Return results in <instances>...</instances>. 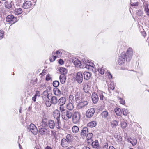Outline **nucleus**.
<instances>
[{"label": "nucleus", "mask_w": 149, "mask_h": 149, "mask_svg": "<svg viewBox=\"0 0 149 149\" xmlns=\"http://www.w3.org/2000/svg\"><path fill=\"white\" fill-rule=\"evenodd\" d=\"M126 59H127L126 52H123L118 57V64L120 65H123L125 63Z\"/></svg>", "instance_id": "1"}, {"label": "nucleus", "mask_w": 149, "mask_h": 149, "mask_svg": "<svg viewBox=\"0 0 149 149\" xmlns=\"http://www.w3.org/2000/svg\"><path fill=\"white\" fill-rule=\"evenodd\" d=\"M72 115L73 113L72 112L67 110L63 114H62L61 117L63 120H68L72 117Z\"/></svg>", "instance_id": "2"}, {"label": "nucleus", "mask_w": 149, "mask_h": 149, "mask_svg": "<svg viewBox=\"0 0 149 149\" xmlns=\"http://www.w3.org/2000/svg\"><path fill=\"white\" fill-rule=\"evenodd\" d=\"M74 79L78 83L81 84L83 79V72L80 71L77 72L74 77Z\"/></svg>", "instance_id": "3"}, {"label": "nucleus", "mask_w": 149, "mask_h": 149, "mask_svg": "<svg viewBox=\"0 0 149 149\" xmlns=\"http://www.w3.org/2000/svg\"><path fill=\"white\" fill-rule=\"evenodd\" d=\"M80 114L78 112H75L72 115V121L73 123L76 124L78 123L80 120Z\"/></svg>", "instance_id": "4"}, {"label": "nucleus", "mask_w": 149, "mask_h": 149, "mask_svg": "<svg viewBox=\"0 0 149 149\" xmlns=\"http://www.w3.org/2000/svg\"><path fill=\"white\" fill-rule=\"evenodd\" d=\"M6 20L7 22H13V24L17 22L18 21L17 18L15 17L13 15H8L6 18Z\"/></svg>", "instance_id": "5"}, {"label": "nucleus", "mask_w": 149, "mask_h": 149, "mask_svg": "<svg viewBox=\"0 0 149 149\" xmlns=\"http://www.w3.org/2000/svg\"><path fill=\"white\" fill-rule=\"evenodd\" d=\"M95 111V110L94 108H92L88 109L86 112V116L88 118L92 117L94 114Z\"/></svg>", "instance_id": "6"}, {"label": "nucleus", "mask_w": 149, "mask_h": 149, "mask_svg": "<svg viewBox=\"0 0 149 149\" xmlns=\"http://www.w3.org/2000/svg\"><path fill=\"white\" fill-rule=\"evenodd\" d=\"M127 59L129 61L131 58L133 54V51L131 47L128 48L126 53Z\"/></svg>", "instance_id": "7"}, {"label": "nucleus", "mask_w": 149, "mask_h": 149, "mask_svg": "<svg viewBox=\"0 0 149 149\" xmlns=\"http://www.w3.org/2000/svg\"><path fill=\"white\" fill-rule=\"evenodd\" d=\"M30 130L31 132L34 135H36L38 132V130L36 126L33 124L30 125Z\"/></svg>", "instance_id": "8"}, {"label": "nucleus", "mask_w": 149, "mask_h": 149, "mask_svg": "<svg viewBox=\"0 0 149 149\" xmlns=\"http://www.w3.org/2000/svg\"><path fill=\"white\" fill-rule=\"evenodd\" d=\"M88 133V128L86 127H84L81 131L80 135L82 138H85Z\"/></svg>", "instance_id": "9"}, {"label": "nucleus", "mask_w": 149, "mask_h": 149, "mask_svg": "<svg viewBox=\"0 0 149 149\" xmlns=\"http://www.w3.org/2000/svg\"><path fill=\"white\" fill-rule=\"evenodd\" d=\"M82 94L80 92H78L76 93L75 95V99L77 103L79 102L82 100Z\"/></svg>", "instance_id": "10"}, {"label": "nucleus", "mask_w": 149, "mask_h": 149, "mask_svg": "<svg viewBox=\"0 0 149 149\" xmlns=\"http://www.w3.org/2000/svg\"><path fill=\"white\" fill-rule=\"evenodd\" d=\"M98 71L99 73L101 74H105L106 75H108V70L103 67L99 68L98 69Z\"/></svg>", "instance_id": "11"}, {"label": "nucleus", "mask_w": 149, "mask_h": 149, "mask_svg": "<svg viewBox=\"0 0 149 149\" xmlns=\"http://www.w3.org/2000/svg\"><path fill=\"white\" fill-rule=\"evenodd\" d=\"M32 6L31 2L29 1H27L24 2L22 6L23 8L25 9L30 8Z\"/></svg>", "instance_id": "12"}, {"label": "nucleus", "mask_w": 149, "mask_h": 149, "mask_svg": "<svg viewBox=\"0 0 149 149\" xmlns=\"http://www.w3.org/2000/svg\"><path fill=\"white\" fill-rule=\"evenodd\" d=\"M92 99L94 103L95 104L97 103L99 98L98 96L96 93H93L91 96Z\"/></svg>", "instance_id": "13"}, {"label": "nucleus", "mask_w": 149, "mask_h": 149, "mask_svg": "<svg viewBox=\"0 0 149 149\" xmlns=\"http://www.w3.org/2000/svg\"><path fill=\"white\" fill-rule=\"evenodd\" d=\"M60 113L59 111L56 110L53 112V116L57 120H60Z\"/></svg>", "instance_id": "14"}, {"label": "nucleus", "mask_w": 149, "mask_h": 149, "mask_svg": "<svg viewBox=\"0 0 149 149\" xmlns=\"http://www.w3.org/2000/svg\"><path fill=\"white\" fill-rule=\"evenodd\" d=\"M66 101V98L65 97H62L58 100V103L60 106H63L65 103Z\"/></svg>", "instance_id": "15"}, {"label": "nucleus", "mask_w": 149, "mask_h": 149, "mask_svg": "<svg viewBox=\"0 0 149 149\" xmlns=\"http://www.w3.org/2000/svg\"><path fill=\"white\" fill-rule=\"evenodd\" d=\"M72 61L74 64L77 66L82 68V63L79 60L75 59H73Z\"/></svg>", "instance_id": "16"}, {"label": "nucleus", "mask_w": 149, "mask_h": 149, "mask_svg": "<svg viewBox=\"0 0 149 149\" xmlns=\"http://www.w3.org/2000/svg\"><path fill=\"white\" fill-rule=\"evenodd\" d=\"M77 103H78L79 107L80 108H82L88 104L87 101H83L82 100L81 101H79V102H78Z\"/></svg>", "instance_id": "17"}, {"label": "nucleus", "mask_w": 149, "mask_h": 149, "mask_svg": "<svg viewBox=\"0 0 149 149\" xmlns=\"http://www.w3.org/2000/svg\"><path fill=\"white\" fill-rule=\"evenodd\" d=\"M61 143L63 147H66L68 146L69 142L65 139L63 138L61 140Z\"/></svg>", "instance_id": "18"}, {"label": "nucleus", "mask_w": 149, "mask_h": 149, "mask_svg": "<svg viewBox=\"0 0 149 149\" xmlns=\"http://www.w3.org/2000/svg\"><path fill=\"white\" fill-rule=\"evenodd\" d=\"M83 74L84 79L86 80L89 79L91 76V73L87 72H84Z\"/></svg>", "instance_id": "19"}, {"label": "nucleus", "mask_w": 149, "mask_h": 149, "mask_svg": "<svg viewBox=\"0 0 149 149\" xmlns=\"http://www.w3.org/2000/svg\"><path fill=\"white\" fill-rule=\"evenodd\" d=\"M92 146L93 148L97 149L100 148V147L99 145L98 142L97 140H95V141L92 142Z\"/></svg>", "instance_id": "20"}, {"label": "nucleus", "mask_w": 149, "mask_h": 149, "mask_svg": "<svg viewBox=\"0 0 149 149\" xmlns=\"http://www.w3.org/2000/svg\"><path fill=\"white\" fill-rule=\"evenodd\" d=\"M47 120L46 118H43L42 122L40 123V125L43 127L47 126Z\"/></svg>", "instance_id": "21"}, {"label": "nucleus", "mask_w": 149, "mask_h": 149, "mask_svg": "<svg viewBox=\"0 0 149 149\" xmlns=\"http://www.w3.org/2000/svg\"><path fill=\"white\" fill-rule=\"evenodd\" d=\"M60 82L62 84H64L66 80V76L65 74H61L60 76Z\"/></svg>", "instance_id": "22"}, {"label": "nucleus", "mask_w": 149, "mask_h": 149, "mask_svg": "<svg viewBox=\"0 0 149 149\" xmlns=\"http://www.w3.org/2000/svg\"><path fill=\"white\" fill-rule=\"evenodd\" d=\"M47 131V130L44 127H41L38 130V132L40 134L43 135L45 134Z\"/></svg>", "instance_id": "23"}, {"label": "nucleus", "mask_w": 149, "mask_h": 149, "mask_svg": "<svg viewBox=\"0 0 149 149\" xmlns=\"http://www.w3.org/2000/svg\"><path fill=\"white\" fill-rule=\"evenodd\" d=\"M94 64L92 62H89L88 61L87 63L86 64L85 66V67L88 69H89L90 67L93 68L94 67Z\"/></svg>", "instance_id": "24"}, {"label": "nucleus", "mask_w": 149, "mask_h": 149, "mask_svg": "<svg viewBox=\"0 0 149 149\" xmlns=\"http://www.w3.org/2000/svg\"><path fill=\"white\" fill-rule=\"evenodd\" d=\"M48 124L49 127L51 129H53L55 127V123L54 120H50L49 121Z\"/></svg>", "instance_id": "25"}, {"label": "nucleus", "mask_w": 149, "mask_h": 149, "mask_svg": "<svg viewBox=\"0 0 149 149\" xmlns=\"http://www.w3.org/2000/svg\"><path fill=\"white\" fill-rule=\"evenodd\" d=\"M97 123L95 121H93L88 123L87 125L88 127H93L96 126Z\"/></svg>", "instance_id": "26"}, {"label": "nucleus", "mask_w": 149, "mask_h": 149, "mask_svg": "<svg viewBox=\"0 0 149 149\" xmlns=\"http://www.w3.org/2000/svg\"><path fill=\"white\" fill-rule=\"evenodd\" d=\"M127 140L128 142H130L133 146L136 145L137 143V140L135 139H132L131 138H128Z\"/></svg>", "instance_id": "27"}, {"label": "nucleus", "mask_w": 149, "mask_h": 149, "mask_svg": "<svg viewBox=\"0 0 149 149\" xmlns=\"http://www.w3.org/2000/svg\"><path fill=\"white\" fill-rule=\"evenodd\" d=\"M66 140L69 142H72L73 140V136L72 135L68 134L66 136Z\"/></svg>", "instance_id": "28"}, {"label": "nucleus", "mask_w": 149, "mask_h": 149, "mask_svg": "<svg viewBox=\"0 0 149 149\" xmlns=\"http://www.w3.org/2000/svg\"><path fill=\"white\" fill-rule=\"evenodd\" d=\"M109 116V113L107 111H104L101 113V116L102 118L105 119H107Z\"/></svg>", "instance_id": "29"}, {"label": "nucleus", "mask_w": 149, "mask_h": 149, "mask_svg": "<svg viewBox=\"0 0 149 149\" xmlns=\"http://www.w3.org/2000/svg\"><path fill=\"white\" fill-rule=\"evenodd\" d=\"M72 103L69 102L66 105V108L69 110H72L74 108V106Z\"/></svg>", "instance_id": "30"}, {"label": "nucleus", "mask_w": 149, "mask_h": 149, "mask_svg": "<svg viewBox=\"0 0 149 149\" xmlns=\"http://www.w3.org/2000/svg\"><path fill=\"white\" fill-rule=\"evenodd\" d=\"M62 54V53L60 52L59 51H57L55 52H53L52 53V55H54L56 56L57 58L60 57Z\"/></svg>", "instance_id": "31"}, {"label": "nucleus", "mask_w": 149, "mask_h": 149, "mask_svg": "<svg viewBox=\"0 0 149 149\" xmlns=\"http://www.w3.org/2000/svg\"><path fill=\"white\" fill-rule=\"evenodd\" d=\"M111 123L112 127L115 128L118 125V122L116 120H114L111 122Z\"/></svg>", "instance_id": "32"}, {"label": "nucleus", "mask_w": 149, "mask_h": 149, "mask_svg": "<svg viewBox=\"0 0 149 149\" xmlns=\"http://www.w3.org/2000/svg\"><path fill=\"white\" fill-rule=\"evenodd\" d=\"M115 111L116 114L118 116H120L122 113V111L119 108H116L115 109Z\"/></svg>", "instance_id": "33"}, {"label": "nucleus", "mask_w": 149, "mask_h": 149, "mask_svg": "<svg viewBox=\"0 0 149 149\" xmlns=\"http://www.w3.org/2000/svg\"><path fill=\"white\" fill-rule=\"evenodd\" d=\"M22 12V10L21 8H17L15 9L14 13L16 15H19L21 14Z\"/></svg>", "instance_id": "34"}, {"label": "nucleus", "mask_w": 149, "mask_h": 149, "mask_svg": "<svg viewBox=\"0 0 149 149\" xmlns=\"http://www.w3.org/2000/svg\"><path fill=\"white\" fill-rule=\"evenodd\" d=\"M58 99L56 96H53L51 99L52 103L54 104H56L58 102Z\"/></svg>", "instance_id": "35"}, {"label": "nucleus", "mask_w": 149, "mask_h": 149, "mask_svg": "<svg viewBox=\"0 0 149 149\" xmlns=\"http://www.w3.org/2000/svg\"><path fill=\"white\" fill-rule=\"evenodd\" d=\"M59 70L60 72L61 73V74H64L67 73V70L63 67L60 68L59 69Z\"/></svg>", "instance_id": "36"}, {"label": "nucleus", "mask_w": 149, "mask_h": 149, "mask_svg": "<svg viewBox=\"0 0 149 149\" xmlns=\"http://www.w3.org/2000/svg\"><path fill=\"white\" fill-rule=\"evenodd\" d=\"M79 130V127L76 126H73L72 129V130L74 133H77Z\"/></svg>", "instance_id": "37"}, {"label": "nucleus", "mask_w": 149, "mask_h": 149, "mask_svg": "<svg viewBox=\"0 0 149 149\" xmlns=\"http://www.w3.org/2000/svg\"><path fill=\"white\" fill-rule=\"evenodd\" d=\"M5 6L6 8L8 9H10L12 7L11 2H6L5 3Z\"/></svg>", "instance_id": "38"}, {"label": "nucleus", "mask_w": 149, "mask_h": 149, "mask_svg": "<svg viewBox=\"0 0 149 149\" xmlns=\"http://www.w3.org/2000/svg\"><path fill=\"white\" fill-rule=\"evenodd\" d=\"M56 127L57 128L60 129L61 127V124L60 120H57L56 124Z\"/></svg>", "instance_id": "39"}, {"label": "nucleus", "mask_w": 149, "mask_h": 149, "mask_svg": "<svg viewBox=\"0 0 149 149\" xmlns=\"http://www.w3.org/2000/svg\"><path fill=\"white\" fill-rule=\"evenodd\" d=\"M93 136V134L92 133H89L87 134L86 139L87 140V141L88 143H89V142L88 141L89 140H91V139L92 137Z\"/></svg>", "instance_id": "40"}, {"label": "nucleus", "mask_w": 149, "mask_h": 149, "mask_svg": "<svg viewBox=\"0 0 149 149\" xmlns=\"http://www.w3.org/2000/svg\"><path fill=\"white\" fill-rule=\"evenodd\" d=\"M74 96L70 95L69 97V102L74 103Z\"/></svg>", "instance_id": "41"}, {"label": "nucleus", "mask_w": 149, "mask_h": 149, "mask_svg": "<svg viewBox=\"0 0 149 149\" xmlns=\"http://www.w3.org/2000/svg\"><path fill=\"white\" fill-rule=\"evenodd\" d=\"M59 110L61 112V115H62V114H63V113L65 112L67 110L65 109L64 108V107L62 106H60L59 107Z\"/></svg>", "instance_id": "42"}, {"label": "nucleus", "mask_w": 149, "mask_h": 149, "mask_svg": "<svg viewBox=\"0 0 149 149\" xmlns=\"http://www.w3.org/2000/svg\"><path fill=\"white\" fill-rule=\"evenodd\" d=\"M81 63H82V68H84L86 64L87 63V61L84 58L82 59V61H81Z\"/></svg>", "instance_id": "43"}, {"label": "nucleus", "mask_w": 149, "mask_h": 149, "mask_svg": "<svg viewBox=\"0 0 149 149\" xmlns=\"http://www.w3.org/2000/svg\"><path fill=\"white\" fill-rule=\"evenodd\" d=\"M83 89L85 92H88L89 90L88 85L86 84L84 85V86Z\"/></svg>", "instance_id": "44"}, {"label": "nucleus", "mask_w": 149, "mask_h": 149, "mask_svg": "<svg viewBox=\"0 0 149 149\" xmlns=\"http://www.w3.org/2000/svg\"><path fill=\"white\" fill-rule=\"evenodd\" d=\"M59 81H54L53 83L54 86L55 87H58L59 85Z\"/></svg>", "instance_id": "45"}, {"label": "nucleus", "mask_w": 149, "mask_h": 149, "mask_svg": "<svg viewBox=\"0 0 149 149\" xmlns=\"http://www.w3.org/2000/svg\"><path fill=\"white\" fill-rule=\"evenodd\" d=\"M108 87L111 90H113L115 88L114 85L113 83L111 82L108 85Z\"/></svg>", "instance_id": "46"}, {"label": "nucleus", "mask_w": 149, "mask_h": 149, "mask_svg": "<svg viewBox=\"0 0 149 149\" xmlns=\"http://www.w3.org/2000/svg\"><path fill=\"white\" fill-rule=\"evenodd\" d=\"M127 125V123L125 122H122L121 123V126L122 128H125L126 127Z\"/></svg>", "instance_id": "47"}, {"label": "nucleus", "mask_w": 149, "mask_h": 149, "mask_svg": "<svg viewBox=\"0 0 149 149\" xmlns=\"http://www.w3.org/2000/svg\"><path fill=\"white\" fill-rule=\"evenodd\" d=\"M123 113L124 115H127L129 113L127 109H123Z\"/></svg>", "instance_id": "48"}, {"label": "nucleus", "mask_w": 149, "mask_h": 149, "mask_svg": "<svg viewBox=\"0 0 149 149\" xmlns=\"http://www.w3.org/2000/svg\"><path fill=\"white\" fill-rule=\"evenodd\" d=\"M145 11L146 15L149 17V9L148 8V6H145Z\"/></svg>", "instance_id": "49"}, {"label": "nucleus", "mask_w": 149, "mask_h": 149, "mask_svg": "<svg viewBox=\"0 0 149 149\" xmlns=\"http://www.w3.org/2000/svg\"><path fill=\"white\" fill-rule=\"evenodd\" d=\"M52 103L51 101L49 100H47L45 102V104L47 107H49L51 106Z\"/></svg>", "instance_id": "50"}, {"label": "nucleus", "mask_w": 149, "mask_h": 149, "mask_svg": "<svg viewBox=\"0 0 149 149\" xmlns=\"http://www.w3.org/2000/svg\"><path fill=\"white\" fill-rule=\"evenodd\" d=\"M104 94H105V93L102 92H100L99 94L100 99L101 100H103Z\"/></svg>", "instance_id": "51"}, {"label": "nucleus", "mask_w": 149, "mask_h": 149, "mask_svg": "<svg viewBox=\"0 0 149 149\" xmlns=\"http://www.w3.org/2000/svg\"><path fill=\"white\" fill-rule=\"evenodd\" d=\"M118 100H120L119 102H120V104H125V100L122 99V98L119 97H118Z\"/></svg>", "instance_id": "52"}, {"label": "nucleus", "mask_w": 149, "mask_h": 149, "mask_svg": "<svg viewBox=\"0 0 149 149\" xmlns=\"http://www.w3.org/2000/svg\"><path fill=\"white\" fill-rule=\"evenodd\" d=\"M53 56L51 57L50 58V60L51 62H53L56 59V58L57 57L56 56L54 55H52Z\"/></svg>", "instance_id": "53"}, {"label": "nucleus", "mask_w": 149, "mask_h": 149, "mask_svg": "<svg viewBox=\"0 0 149 149\" xmlns=\"http://www.w3.org/2000/svg\"><path fill=\"white\" fill-rule=\"evenodd\" d=\"M4 35V31L3 30H0V40L3 38Z\"/></svg>", "instance_id": "54"}, {"label": "nucleus", "mask_w": 149, "mask_h": 149, "mask_svg": "<svg viewBox=\"0 0 149 149\" xmlns=\"http://www.w3.org/2000/svg\"><path fill=\"white\" fill-rule=\"evenodd\" d=\"M53 96H52V94L51 93H48L47 96V98L49 100H51L52 99V97Z\"/></svg>", "instance_id": "55"}, {"label": "nucleus", "mask_w": 149, "mask_h": 149, "mask_svg": "<svg viewBox=\"0 0 149 149\" xmlns=\"http://www.w3.org/2000/svg\"><path fill=\"white\" fill-rule=\"evenodd\" d=\"M51 79V75L49 74L47 75L46 76V80L49 81Z\"/></svg>", "instance_id": "56"}, {"label": "nucleus", "mask_w": 149, "mask_h": 149, "mask_svg": "<svg viewBox=\"0 0 149 149\" xmlns=\"http://www.w3.org/2000/svg\"><path fill=\"white\" fill-rule=\"evenodd\" d=\"M37 96H39L38 94L37 93L32 98V100L34 102H35L36 101V99Z\"/></svg>", "instance_id": "57"}, {"label": "nucleus", "mask_w": 149, "mask_h": 149, "mask_svg": "<svg viewBox=\"0 0 149 149\" xmlns=\"http://www.w3.org/2000/svg\"><path fill=\"white\" fill-rule=\"evenodd\" d=\"M137 15L139 16H141L143 15L142 11L141 10H139L137 12Z\"/></svg>", "instance_id": "58"}, {"label": "nucleus", "mask_w": 149, "mask_h": 149, "mask_svg": "<svg viewBox=\"0 0 149 149\" xmlns=\"http://www.w3.org/2000/svg\"><path fill=\"white\" fill-rule=\"evenodd\" d=\"M138 3L136 2L131 3V5L132 6H138Z\"/></svg>", "instance_id": "59"}, {"label": "nucleus", "mask_w": 149, "mask_h": 149, "mask_svg": "<svg viewBox=\"0 0 149 149\" xmlns=\"http://www.w3.org/2000/svg\"><path fill=\"white\" fill-rule=\"evenodd\" d=\"M51 134L52 135L55 136L56 134V132L55 131H52Z\"/></svg>", "instance_id": "60"}, {"label": "nucleus", "mask_w": 149, "mask_h": 149, "mask_svg": "<svg viewBox=\"0 0 149 149\" xmlns=\"http://www.w3.org/2000/svg\"><path fill=\"white\" fill-rule=\"evenodd\" d=\"M59 63L61 65H62L63 64L64 62L63 60L61 59H60L59 61Z\"/></svg>", "instance_id": "61"}, {"label": "nucleus", "mask_w": 149, "mask_h": 149, "mask_svg": "<svg viewBox=\"0 0 149 149\" xmlns=\"http://www.w3.org/2000/svg\"><path fill=\"white\" fill-rule=\"evenodd\" d=\"M107 76H108L109 78L110 79H111L112 78V74L109 72H108V75Z\"/></svg>", "instance_id": "62"}, {"label": "nucleus", "mask_w": 149, "mask_h": 149, "mask_svg": "<svg viewBox=\"0 0 149 149\" xmlns=\"http://www.w3.org/2000/svg\"><path fill=\"white\" fill-rule=\"evenodd\" d=\"M109 149H115V148L113 146H111L109 147Z\"/></svg>", "instance_id": "63"}, {"label": "nucleus", "mask_w": 149, "mask_h": 149, "mask_svg": "<svg viewBox=\"0 0 149 149\" xmlns=\"http://www.w3.org/2000/svg\"><path fill=\"white\" fill-rule=\"evenodd\" d=\"M67 149H74V147L73 146H70Z\"/></svg>", "instance_id": "64"}]
</instances>
